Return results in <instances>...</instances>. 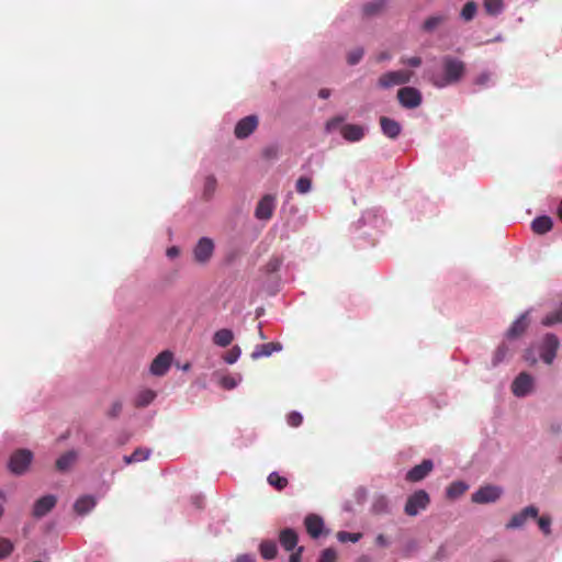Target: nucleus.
I'll return each instance as SVG.
<instances>
[{
  "label": "nucleus",
  "instance_id": "f257e3e1",
  "mask_svg": "<svg viewBox=\"0 0 562 562\" xmlns=\"http://www.w3.org/2000/svg\"><path fill=\"white\" fill-rule=\"evenodd\" d=\"M465 74V64L456 57L442 58V75L431 77V83L437 88H445L458 83Z\"/></svg>",
  "mask_w": 562,
  "mask_h": 562
},
{
  "label": "nucleus",
  "instance_id": "f03ea898",
  "mask_svg": "<svg viewBox=\"0 0 562 562\" xmlns=\"http://www.w3.org/2000/svg\"><path fill=\"white\" fill-rule=\"evenodd\" d=\"M429 504V494L424 490H418L408 496L404 506V513L409 517H415L425 510Z\"/></svg>",
  "mask_w": 562,
  "mask_h": 562
},
{
  "label": "nucleus",
  "instance_id": "7ed1b4c3",
  "mask_svg": "<svg viewBox=\"0 0 562 562\" xmlns=\"http://www.w3.org/2000/svg\"><path fill=\"white\" fill-rule=\"evenodd\" d=\"M411 77L412 72L408 70L387 71L379 78L378 85L380 88L389 89L394 86L409 82Z\"/></svg>",
  "mask_w": 562,
  "mask_h": 562
},
{
  "label": "nucleus",
  "instance_id": "20e7f679",
  "mask_svg": "<svg viewBox=\"0 0 562 562\" xmlns=\"http://www.w3.org/2000/svg\"><path fill=\"white\" fill-rule=\"evenodd\" d=\"M560 347V340L554 334H547L540 345V357L547 364H551Z\"/></svg>",
  "mask_w": 562,
  "mask_h": 562
},
{
  "label": "nucleus",
  "instance_id": "39448f33",
  "mask_svg": "<svg viewBox=\"0 0 562 562\" xmlns=\"http://www.w3.org/2000/svg\"><path fill=\"white\" fill-rule=\"evenodd\" d=\"M33 459V454L30 450L21 449L15 451L9 462V468L11 472L14 474H22L26 471L31 461Z\"/></svg>",
  "mask_w": 562,
  "mask_h": 562
},
{
  "label": "nucleus",
  "instance_id": "423d86ee",
  "mask_svg": "<svg viewBox=\"0 0 562 562\" xmlns=\"http://www.w3.org/2000/svg\"><path fill=\"white\" fill-rule=\"evenodd\" d=\"M397 99L402 106L406 109L418 108L422 103V93L413 87H404L397 91Z\"/></svg>",
  "mask_w": 562,
  "mask_h": 562
},
{
  "label": "nucleus",
  "instance_id": "0eeeda50",
  "mask_svg": "<svg viewBox=\"0 0 562 562\" xmlns=\"http://www.w3.org/2000/svg\"><path fill=\"white\" fill-rule=\"evenodd\" d=\"M214 252V243L211 238L202 237L196 243L193 249L194 260L199 263H206L210 261Z\"/></svg>",
  "mask_w": 562,
  "mask_h": 562
},
{
  "label": "nucleus",
  "instance_id": "6e6552de",
  "mask_svg": "<svg viewBox=\"0 0 562 562\" xmlns=\"http://www.w3.org/2000/svg\"><path fill=\"white\" fill-rule=\"evenodd\" d=\"M173 355L169 350L160 352L150 364V373L156 376L165 375L171 367Z\"/></svg>",
  "mask_w": 562,
  "mask_h": 562
},
{
  "label": "nucleus",
  "instance_id": "1a4fd4ad",
  "mask_svg": "<svg viewBox=\"0 0 562 562\" xmlns=\"http://www.w3.org/2000/svg\"><path fill=\"white\" fill-rule=\"evenodd\" d=\"M502 490L497 486L486 485L472 494V502L476 504H486L499 498Z\"/></svg>",
  "mask_w": 562,
  "mask_h": 562
},
{
  "label": "nucleus",
  "instance_id": "9d476101",
  "mask_svg": "<svg viewBox=\"0 0 562 562\" xmlns=\"http://www.w3.org/2000/svg\"><path fill=\"white\" fill-rule=\"evenodd\" d=\"M258 117L256 115H248L239 120L235 126L234 134L236 138L244 139L251 135L258 126Z\"/></svg>",
  "mask_w": 562,
  "mask_h": 562
},
{
  "label": "nucleus",
  "instance_id": "9b49d317",
  "mask_svg": "<svg viewBox=\"0 0 562 562\" xmlns=\"http://www.w3.org/2000/svg\"><path fill=\"white\" fill-rule=\"evenodd\" d=\"M274 209H276V198L271 194H266L258 202L256 210H255V216L258 220L268 221L272 217Z\"/></svg>",
  "mask_w": 562,
  "mask_h": 562
},
{
  "label": "nucleus",
  "instance_id": "f8f14e48",
  "mask_svg": "<svg viewBox=\"0 0 562 562\" xmlns=\"http://www.w3.org/2000/svg\"><path fill=\"white\" fill-rule=\"evenodd\" d=\"M532 387L533 379L527 372L519 373L512 384V391L518 397L526 396L531 392Z\"/></svg>",
  "mask_w": 562,
  "mask_h": 562
},
{
  "label": "nucleus",
  "instance_id": "ddd939ff",
  "mask_svg": "<svg viewBox=\"0 0 562 562\" xmlns=\"http://www.w3.org/2000/svg\"><path fill=\"white\" fill-rule=\"evenodd\" d=\"M538 517V508L535 506H527L521 512L515 514L507 522V529H516L522 527L529 518Z\"/></svg>",
  "mask_w": 562,
  "mask_h": 562
},
{
  "label": "nucleus",
  "instance_id": "4468645a",
  "mask_svg": "<svg viewBox=\"0 0 562 562\" xmlns=\"http://www.w3.org/2000/svg\"><path fill=\"white\" fill-rule=\"evenodd\" d=\"M57 503V498L54 495H45L38 498L33 506V516L35 518H42L47 515Z\"/></svg>",
  "mask_w": 562,
  "mask_h": 562
},
{
  "label": "nucleus",
  "instance_id": "2eb2a0df",
  "mask_svg": "<svg viewBox=\"0 0 562 562\" xmlns=\"http://www.w3.org/2000/svg\"><path fill=\"white\" fill-rule=\"evenodd\" d=\"M434 464L431 460H424L420 464L415 465L406 473V481L419 482L424 480L431 471Z\"/></svg>",
  "mask_w": 562,
  "mask_h": 562
},
{
  "label": "nucleus",
  "instance_id": "dca6fc26",
  "mask_svg": "<svg viewBox=\"0 0 562 562\" xmlns=\"http://www.w3.org/2000/svg\"><path fill=\"white\" fill-rule=\"evenodd\" d=\"M304 526L311 538L317 539L323 533L324 520L318 515L310 514L304 519Z\"/></svg>",
  "mask_w": 562,
  "mask_h": 562
},
{
  "label": "nucleus",
  "instance_id": "f3484780",
  "mask_svg": "<svg viewBox=\"0 0 562 562\" xmlns=\"http://www.w3.org/2000/svg\"><path fill=\"white\" fill-rule=\"evenodd\" d=\"M380 126L383 134L391 139L397 138L402 132L401 124L397 121L386 116L380 117Z\"/></svg>",
  "mask_w": 562,
  "mask_h": 562
},
{
  "label": "nucleus",
  "instance_id": "a211bd4d",
  "mask_svg": "<svg viewBox=\"0 0 562 562\" xmlns=\"http://www.w3.org/2000/svg\"><path fill=\"white\" fill-rule=\"evenodd\" d=\"M528 326H529L528 312H526V313L521 314L519 316V318H517L512 324V326L508 328V330L506 333V337L509 339L517 338L526 331Z\"/></svg>",
  "mask_w": 562,
  "mask_h": 562
},
{
  "label": "nucleus",
  "instance_id": "6ab92c4d",
  "mask_svg": "<svg viewBox=\"0 0 562 562\" xmlns=\"http://www.w3.org/2000/svg\"><path fill=\"white\" fill-rule=\"evenodd\" d=\"M340 133L348 142H359L364 137V128L358 124H346L341 127Z\"/></svg>",
  "mask_w": 562,
  "mask_h": 562
},
{
  "label": "nucleus",
  "instance_id": "aec40b11",
  "mask_svg": "<svg viewBox=\"0 0 562 562\" xmlns=\"http://www.w3.org/2000/svg\"><path fill=\"white\" fill-rule=\"evenodd\" d=\"M279 541L284 550L292 551L297 544L299 537L294 529L284 528L280 531Z\"/></svg>",
  "mask_w": 562,
  "mask_h": 562
},
{
  "label": "nucleus",
  "instance_id": "412c9836",
  "mask_svg": "<svg viewBox=\"0 0 562 562\" xmlns=\"http://www.w3.org/2000/svg\"><path fill=\"white\" fill-rule=\"evenodd\" d=\"M281 348H282V346L279 342H268V344L258 345L256 347V349L252 351L251 358L256 360L261 357H269L274 351L281 350Z\"/></svg>",
  "mask_w": 562,
  "mask_h": 562
},
{
  "label": "nucleus",
  "instance_id": "4be33fe9",
  "mask_svg": "<svg viewBox=\"0 0 562 562\" xmlns=\"http://www.w3.org/2000/svg\"><path fill=\"white\" fill-rule=\"evenodd\" d=\"M212 340L218 347H227L234 340V333L227 328L218 329L214 333Z\"/></svg>",
  "mask_w": 562,
  "mask_h": 562
},
{
  "label": "nucleus",
  "instance_id": "5701e85b",
  "mask_svg": "<svg viewBox=\"0 0 562 562\" xmlns=\"http://www.w3.org/2000/svg\"><path fill=\"white\" fill-rule=\"evenodd\" d=\"M447 20L448 15L443 13L431 15L424 21L422 29L427 33H431L440 25H442Z\"/></svg>",
  "mask_w": 562,
  "mask_h": 562
},
{
  "label": "nucleus",
  "instance_id": "b1692460",
  "mask_svg": "<svg viewBox=\"0 0 562 562\" xmlns=\"http://www.w3.org/2000/svg\"><path fill=\"white\" fill-rule=\"evenodd\" d=\"M552 226L553 222L551 217L546 215L535 218L531 223L532 231L539 235L548 233L551 231Z\"/></svg>",
  "mask_w": 562,
  "mask_h": 562
},
{
  "label": "nucleus",
  "instance_id": "393cba45",
  "mask_svg": "<svg viewBox=\"0 0 562 562\" xmlns=\"http://www.w3.org/2000/svg\"><path fill=\"white\" fill-rule=\"evenodd\" d=\"M94 506L95 499L92 496L85 495L76 501L74 509L77 514L85 515L89 513Z\"/></svg>",
  "mask_w": 562,
  "mask_h": 562
},
{
  "label": "nucleus",
  "instance_id": "a878e982",
  "mask_svg": "<svg viewBox=\"0 0 562 562\" xmlns=\"http://www.w3.org/2000/svg\"><path fill=\"white\" fill-rule=\"evenodd\" d=\"M260 554L266 560H272L277 557L278 548L274 541L265 540L259 546Z\"/></svg>",
  "mask_w": 562,
  "mask_h": 562
},
{
  "label": "nucleus",
  "instance_id": "bb28decb",
  "mask_svg": "<svg viewBox=\"0 0 562 562\" xmlns=\"http://www.w3.org/2000/svg\"><path fill=\"white\" fill-rule=\"evenodd\" d=\"M468 490V485L462 481L452 482L446 491V495L450 499H456L462 496Z\"/></svg>",
  "mask_w": 562,
  "mask_h": 562
},
{
  "label": "nucleus",
  "instance_id": "cd10ccee",
  "mask_svg": "<svg viewBox=\"0 0 562 562\" xmlns=\"http://www.w3.org/2000/svg\"><path fill=\"white\" fill-rule=\"evenodd\" d=\"M385 0H371L363 4L362 11L364 15L372 16L382 12V10L385 8Z\"/></svg>",
  "mask_w": 562,
  "mask_h": 562
},
{
  "label": "nucleus",
  "instance_id": "c85d7f7f",
  "mask_svg": "<svg viewBox=\"0 0 562 562\" xmlns=\"http://www.w3.org/2000/svg\"><path fill=\"white\" fill-rule=\"evenodd\" d=\"M76 457L77 456L74 451H68V452L64 453L56 461L57 470H59V471L68 470L74 464Z\"/></svg>",
  "mask_w": 562,
  "mask_h": 562
},
{
  "label": "nucleus",
  "instance_id": "c756f323",
  "mask_svg": "<svg viewBox=\"0 0 562 562\" xmlns=\"http://www.w3.org/2000/svg\"><path fill=\"white\" fill-rule=\"evenodd\" d=\"M483 5L486 13L493 16L501 14L504 10L503 0H484Z\"/></svg>",
  "mask_w": 562,
  "mask_h": 562
},
{
  "label": "nucleus",
  "instance_id": "7c9ffc66",
  "mask_svg": "<svg viewBox=\"0 0 562 562\" xmlns=\"http://www.w3.org/2000/svg\"><path fill=\"white\" fill-rule=\"evenodd\" d=\"M155 397H156V393L151 390L140 391L135 398V405L137 407H145V406L149 405L154 401Z\"/></svg>",
  "mask_w": 562,
  "mask_h": 562
},
{
  "label": "nucleus",
  "instance_id": "2f4dec72",
  "mask_svg": "<svg viewBox=\"0 0 562 562\" xmlns=\"http://www.w3.org/2000/svg\"><path fill=\"white\" fill-rule=\"evenodd\" d=\"M268 483L273 486L277 491H282L288 485V479L281 476L278 472H271L267 479Z\"/></svg>",
  "mask_w": 562,
  "mask_h": 562
},
{
  "label": "nucleus",
  "instance_id": "473e14b6",
  "mask_svg": "<svg viewBox=\"0 0 562 562\" xmlns=\"http://www.w3.org/2000/svg\"><path fill=\"white\" fill-rule=\"evenodd\" d=\"M216 186H217V181L214 176H207L205 178L204 187H203L204 199L210 200L213 196V194L216 190Z\"/></svg>",
  "mask_w": 562,
  "mask_h": 562
},
{
  "label": "nucleus",
  "instance_id": "72a5a7b5",
  "mask_svg": "<svg viewBox=\"0 0 562 562\" xmlns=\"http://www.w3.org/2000/svg\"><path fill=\"white\" fill-rule=\"evenodd\" d=\"M150 454V451L147 449L138 448L131 456L124 457V461L128 464L132 462H139L147 460Z\"/></svg>",
  "mask_w": 562,
  "mask_h": 562
},
{
  "label": "nucleus",
  "instance_id": "f704fd0d",
  "mask_svg": "<svg viewBox=\"0 0 562 562\" xmlns=\"http://www.w3.org/2000/svg\"><path fill=\"white\" fill-rule=\"evenodd\" d=\"M476 10H477L476 3L473 1H469L462 8L460 15L464 21L469 22V21L473 20V18L475 16Z\"/></svg>",
  "mask_w": 562,
  "mask_h": 562
},
{
  "label": "nucleus",
  "instance_id": "c9c22d12",
  "mask_svg": "<svg viewBox=\"0 0 562 562\" xmlns=\"http://www.w3.org/2000/svg\"><path fill=\"white\" fill-rule=\"evenodd\" d=\"M509 352V348L506 344H502L497 347L494 356H493V359H492V364L494 367H496L497 364H499L505 358L506 356L508 355Z\"/></svg>",
  "mask_w": 562,
  "mask_h": 562
},
{
  "label": "nucleus",
  "instance_id": "e433bc0d",
  "mask_svg": "<svg viewBox=\"0 0 562 562\" xmlns=\"http://www.w3.org/2000/svg\"><path fill=\"white\" fill-rule=\"evenodd\" d=\"M240 381H241V376L240 375H238V378H235L233 375H224L220 380V384L225 390H233V389H235L238 385V383Z\"/></svg>",
  "mask_w": 562,
  "mask_h": 562
},
{
  "label": "nucleus",
  "instance_id": "4c0bfd02",
  "mask_svg": "<svg viewBox=\"0 0 562 562\" xmlns=\"http://www.w3.org/2000/svg\"><path fill=\"white\" fill-rule=\"evenodd\" d=\"M362 538V533L360 532H348V531H338L337 539L340 542H358Z\"/></svg>",
  "mask_w": 562,
  "mask_h": 562
},
{
  "label": "nucleus",
  "instance_id": "58836bf2",
  "mask_svg": "<svg viewBox=\"0 0 562 562\" xmlns=\"http://www.w3.org/2000/svg\"><path fill=\"white\" fill-rule=\"evenodd\" d=\"M295 188L300 194H305L312 189V180L307 177H300L296 181Z\"/></svg>",
  "mask_w": 562,
  "mask_h": 562
},
{
  "label": "nucleus",
  "instance_id": "ea45409f",
  "mask_svg": "<svg viewBox=\"0 0 562 562\" xmlns=\"http://www.w3.org/2000/svg\"><path fill=\"white\" fill-rule=\"evenodd\" d=\"M14 549L13 543L7 538H0V560L9 557Z\"/></svg>",
  "mask_w": 562,
  "mask_h": 562
},
{
  "label": "nucleus",
  "instance_id": "a19ab883",
  "mask_svg": "<svg viewBox=\"0 0 562 562\" xmlns=\"http://www.w3.org/2000/svg\"><path fill=\"white\" fill-rule=\"evenodd\" d=\"M240 353V348L238 346H234L224 355L223 359L226 363L233 364L238 360Z\"/></svg>",
  "mask_w": 562,
  "mask_h": 562
},
{
  "label": "nucleus",
  "instance_id": "79ce46f5",
  "mask_svg": "<svg viewBox=\"0 0 562 562\" xmlns=\"http://www.w3.org/2000/svg\"><path fill=\"white\" fill-rule=\"evenodd\" d=\"M363 48L357 47L348 53L347 55V61L349 65H357L363 57Z\"/></svg>",
  "mask_w": 562,
  "mask_h": 562
},
{
  "label": "nucleus",
  "instance_id": "37998d69",
  "mask_svg": "<svg viewBox=\"0 0 562 562\" xmlns=\"http://www.w3.org/2000/svg\"><path fill=\"white\" fill-rule=\"evenodd\" d=\"M387 506L386 497L380 496L374 501L372 508L375 514H383L387 512Z\"/></svg>",
  "mask_w": 562,
  "mask_h": 562
},
{
  "label": "nucleus",
  "instance_id": "c03bdc74",
  "mask_svg": "<svg viewBox=\"0 0 562 562\" xmlns=\"http://www.w3.org/2000/svg\"><path fill=\"white\" fill-rule=\"evenodd\" d=\"M281 265H282V260L279 257H272L266 263L265 271L267 273H274L280 269Z\"/></svg>",
  "mask_w": 562,
  "mask_h": 562
},
{
  "label": "nucleus",
  "instance_id": "a18cd8bd",
  "mask_svg": "<svg viewBox=\"0 0 562 562\" xmlns=\"http://www.w3.org/2000/svg\"><path fill=\"white\" fill-rule=\"evenodd\" d=\"M538 526L540 528V530L546 535H550L551 533V518L549 516H541L538 518Z\"/></svg>",
  "mask_w": 562,
  "mask_h": 562
},
{
  "label": "nucleus",
  "instance_id": "49530a36",
  "mask_svg": "<svg viewBox=\"0 0 562 562\" xmlns=\"http://www.w3.org/2000/svg\"><path fill=\"white\" fill-rule=\"evenodd\" d=\"M336 559H337L336 551L331 548H327L322 552L318 562H336Z\"/></svg>",
  "mask_w": 562,
  "mask_h": 562
},
{
  "label": "nucleus",
  "instance_id": "de8ad7c7",
  "mask_svg": "<svg viewBox=\"0 0 562 562\" xmlns=\"http://www.w3.org/2000/svg\"><path fill=\"white\" fill-rule=\"evenodd\" d=\"M286 420H288V424L292 427H299L302 422H303V417L300 413L297 412H291L288 417H286Z\"/></svg>",
  "mask_w": 562,
  "mask_h": 562
},
{
  "label": "nucleus",
  "instance_id": "09e8293b",
  "mask_svg": "<svg viewBox=\"0 0 562 562\" xmlns=\"http://www.w3.org/2000/svg\"><path fill=\"white\" fill-rule=\"evenodd\" d=\"M122 403L120 401H115L108 411V416L111 418L117 417L122 412Z\"/></svg>",
  "mask_w": 562,
  "mask_h": 562
},
{
  "label": "nucleus",
  "instance_id": "8fccbe9b",
  "mask_svg": "<svg viewBox=\"0 0 562 562\" xmlns=\"http://www.w3.org/2000/svg\"><path fill=\"white\" fill-rule=\"evenodd\" d=\"M344 121L342 117H339V116H336V117H333L330 119L329 121H327L326 123V130L327 132H331L334 131L335 128L338 127V125Z\"/></svg>",
  "mask_w": 562,
  "mask_h": 562
},
{
  "label": "nucleus",
  "instance_id": "3c124183",
  "mask_svg": "<svg viewBox=\"0 0 562 562\" xmlns=\"http://www.w3.org/2000/svg\"><path fill=\"white\" fill-rule=\"evenodd\" d=\"M262 155L267 159H274L278 156V148L274 146H269L263 149Z\"/></svg>",
  "mask_w": 562,
  "mask_h": 562
},
{
  "label": "nucleus",
  "instance_id": "603ef678",
  "mask_svg": "<svg viewBox=\"0 0 562 562\" xmlns=\"http://www.w3.org/2000/svg\"><path fill=\"white\" fill-rule=\"evenodd\" d=\"M403 63L411 67H419L422 65V58L418 56H413V57L406 58Z\"/></svg>",
  "mask_w": 562,
  "mask_h": 562
},
{
  "label": "nucleus",
  "instance_id": "864d4df0",
  "mask_svg": "<svg viewBox=\"0 0 562 562\" xmlns=\"http://www.w3.org/2000/svg\"><path fill=\"white\" fill-rule=\"evenodd\" d=\"M302 553H303V547H300L295 552H293L290 555L289 562H301Z\"/></svg>",
  "mask_w": 562,
  "mask_h": 562
},
{
  "label": "nucleus",
  "instance_id": "5fc2aeb1",
  "mask_svg": "<svg viewBox=\"0 0 562 562\" xmlns=\"http://www.w3.org/2000/svg\"><path fill=\"white\" fill-rule=\"evenodd\" d=\"M179 254H180V249H179L178 247H176V246H171V247H169V248L167 249V251H166L167 257H169V258H171V259H173V258L178 257V256H179Z\"/></svg>",
  "mask_w": 562,
  "mask_h": 562
},
{
  "label": "nucleus",
  "instance_id": "6e6d98bb",
  "mask_svg": "<svg viewBox=\"0 0 562 562\" xmlns=\"http://www.w3.org/2000/svg\"><path fill=\"white\" fill-rule=\"evenodd\" d=\"M488 81H490V74H487V72H483L476 78V83L481 85V86L486 85Z\"/></svg>",
  "mask_w": 562,
  "mask_h": 562
},
{
  "label": "nucleus",
  "instance_id": "4d7b16f0",
  "mask_svg": "<svg viewBox=\"0 0 562 562\" xmlns=\"http://www.w3.org/2000/svg\"><path fill=\"white\" fill-rule=\"evenodd\" d=\"M525 360L529 362L531 366L537 362L536 357L533 356V352L531 350H527L525 353Z\"/></svg>",
  "mask_w": 562,
  "mask_h": 562
},
{
  "label": "nucleus",
  "instance_id": "13d9d810",
  "mask_svg": "<svg viewBox=\"0 0 562 562\" xmlns=\"http://www.w3.org/2000/svg\"><path fill=\"white\" fill-rule=\"evenodd\" d=\"M235 562H255V558L250 554L239 555Z\"/></svg>",
  "mask_w": 562,
  "mask_h": 562
},
{
  "label": "nucleus",
  "instance_id": "bf43d9fd",
  "mask_svg": "<svg viewBox=\"0 0 562 562\" xmlns=\"http://www.w3.org/2000/svg\"><path fill=\"white\" fill-rule=\"evenodd\" d=\"M375 542H376V544H379L381 547L387 546V540L383 535H379L375 539Z\"/></svg>",
  "mask_w": 562,
  "mask_h": 562
},
{
  "label": "nucleus",
  "instance_id": "052dcab7",
  "mask_svg": "<svg viewBox=\"0 0 562 562\" xmlns=\"http://www.w3.org/2000/svg\"><path fill=\"white\" fill-rule=\"evenodd\" d=\"M318 97L322 99H328L330 97V90L329 89H321L318 92Z\"/></svg>",
  "mask_w": 562,
  "mask_h": 562
},
{
  "label": "nucleus",
  "instance_id": "680f3d73",
  "mask_svg": "<svg viewBox=\"0 0 562 562\" xmlns=\"http://www.w3.org/2000/svg\"><path fill=\"white\" fill-rule=\"evenodd\" d=\"M356 562H371V558L367 554L360 555Z\"/></svg>",
  "mask_w": 562,
  "mask_h": 562
},
{
  "label": "nucleus",
  "instance_id": "e2e57ef3",
  "mask_svg": "<svg viewBox=\"0 0 562 562\" xmlns=\"http://www.w3.org/2000/svg\"><path fill=\"white\" fill-rule=\"evenodd\" d=\"M557 214H558L560 221L562 222V200L560 201V203L558 205Z\"/></svg>",
  "mask_w": 562,
  "mask_h": 562
},
{
  "label": "nucleus",
  "instance_id": "0e129e2a",
  "mask_svg": "<svg viewBox=\"0 0 562 562\" xmlns=\"http://www.w3.org/2000/svg\"><path fill=\"white\" fill-rule=\"evenodd\" d=\"M390 56L385 53H382L379 57H378V61H382L384 59H387Z\"/></svg>",
  "mask_w": 562,
  "mask_h": 562
},
{
  "label": "nucleus",
  "instance_id": "69168bd1",
  "mask_svg": "<svg viewBox=\"0 0 562 562\" xmlns=\"http://www.w3.org/2000/svg\"><path fill=\"white\" fill-rule=\"evenodd\" d=\"M492 562H509V561L507 559H505V558H498V559H495Z\"/></svg>",
  "mask_w": 562,
  "mask_h": 562
}]
</instances>
